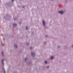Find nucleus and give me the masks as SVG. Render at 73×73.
I'll list each match as a JSON object with an SVG mask.
<instances>
[{
	"label": "nucleus",
	"instance_id": "nucleus-18",
	"mask_svg": "<svg viewBox=\"0 0 73 73\" xmlns=\"http://www.w3.org/2000/svg\"><path fill=\"white\" fill-rule=\"evenodd\" d=\"M19 24H21V23H19Z\"/></svg>",
	"mask_w": 73,
	"mask_h": 73
},
{
	"label": "nucleus",
	"instance_id": "nucleus-17",
	"mask_svg": "<svg viewBox=\"0 0 73 73\" xmlns=\"http://www.w3.org/2000/svg\"><path fill=\"white\" fill-rule=\"evenodd\" d=\"M23 8H24V6H23Z\"/></svg>",
	"mask_w": 73,
	"mask_h": 73
},
{
	"label": "nucleus",
	"instance_id": "nucleus-21",
	"mask_svg": "<svg viewBox=\"0 0 73 73\" xmlns=\"http://www.w3.org/2000/svg\"><path fill=\"white\" fill-rule=\"evenodd\" d=\"M1 44H2V43H1Z\"/></svg>",
	"mask_w": 73,
	"mask_h": 73
},
{
	"label": "nucleus",
	"instance_id": "nucleus-16",
	"mask_svg": "<svg viewBox=\"0 0 73 73\" xmlns=\"http://www.w3.org/2000/svg\"><path fill=\"white\" fill-rule=\"evenodd\" d=\"M2 55H3V52H2Z\"/></svg>",
	"mask_w": 73,
	"mask_h": 73
},
{
	"label": "nucleus",
	"instance_id": "nucleus-12",
	"mask_svg": "<svg viewBox=\"0 0 73 73\" xmlns=\"http://www.w3.org/2000/svg\"><path fill=\"white\" fill-rule=\"evenodd\" d=\"M60 46H58V48H60Z\"/></svg>",
	"mask_w": 73,
	"mask_h": 73
},
{
	"label": "nucleus",
	"instance_id": "nucleus-20",
	"mask_svg": "<svg viewBox=\"0 0 73 73\" xmlns=\"http://www.w3.org/2000/svg\"><path fill=\"white\" fill-rule=\"evenodd\" d=\"M14 20H15V19H14Z\"/></svg>",
	"mask_w": 73,
	"mask_h": 73
},
{
	"label": "nucleus",
	"instance_id": "nucleus-10",
	"mask_svg": "<svg viewBox=\"0 0 73 73\" xmlns=\"http://www.w3.org/2000/svg\"><path fill=\"white\" fill-rule=\"evenodd\" d=\"M4 73H5V70H4Z\"/></svg>",
	"mask_w": 73,
	"mask_h": 73
},
{
	"label": "nucleus",
	"instance_id": "nucleus-11",
	"mask_svg": "<svg viewBox=\"0 0 73 73\" xmlns=\"http://www.w3.org/2000/svg\"><path fill=\"white\" fill-rule=\"evenodd\" d=\"M49 67V66H48L47 67V68H48Z\"/></svg>",
	"mask_w": 73,
	"mask_h": 73
},
{
	"label": "nucleus",
	"instance_id": "nucleus-3",
	"mask_svg": "<svg viewBox=\"0 0 73 73\" xmlns=\"http://www.w3.org/2000/svg\"><path fill=\"white\" fill-rule=\"evenodd\" d=\"M43 23L44 26H45V21H43Z\"/></svg>",
	"mask_w": 73,
	"mask_h": 73
},
{
	"label": "nucleus",
	"instance_id": "nucleus-7",
	"mask_svg": "<svg viewBox=\"0 0 73 73\" xmlns=\"http://www.w3.org/2000/svg\"><path fill=\"white\" fill-rule=\"evenodd\" d=\"M54 58V57L53 56H51V59H53Z\"/></svg>",
	"mask_w": 73,
	"mask_h": 73
},
{
	"label": "nucleus",
	"instance_id": "nucleus-15",
	"mask_svg": "<svg viewBox=\"0 0 73 73\" xmlns=\"http://www.w3.org/2000/svg\"><path fill=\"white\" fill-rule=\"evenodd\" d=\"M14 0H12V1H14Z\"/></svg>",
	"mask_w": 73,
	"mask_h": 73
},
{
	"label": "nucleus",
	"instance_id": "nucleus-2",
	"mask_svg": "<svg viewBox=\"0 0 73 73\" xmlns=\"http://www.w3.org/2000/svg\"><path fill=\"white\" fill-rule=\"evenodd\" d=\"M31 55L32 56H35V53L34 52H33L32 53Z\"/></svg>",
	"mask_w": 73,
	"mask_h": 73
},
{
	"label": "nucleus",
	"instance_id": "nucleus-19",
	"mask_svg": "<svg viewBox=\"0 0 73 73\" xmlns=\"http://www.w3.org/2000/svg\"><path fill=\"white\" fill-rule=\"evenodd\" d=\"M72 47L73 48V45H72Z\"/></svg>",
	"mask_w": 73,
	"mask_h": 73
},
{
	"label": "nucleus",
	"instance_id": "nucleus-5",
	"mask_svg": "<svg viewBox=\"0 0 73 73\" xmlns=\"http://www.w3.org/2000/svg\"><path fill=\"white\" fill-rule=\"evenodd\" d=\"M4 59H3L2 60V64H3V65H4V63L3 62V61H4Z\"/></svg>",
	"mask_w": 73,
	"mask_h": 73
},
{
	"label": "nucleus",
	"instance_id": "nucleus-13",
	"mask_svg": "<svg viewBox=\"0 0 73 73\" xmlns=\"http://www.w3.org/2000/svg\"><path fill=\"white\" fill-rule=\"evenodd\" d=\"M46 37H48V36L47 35H46Z\"/></svg>",
	"mask_w": 73,
	"mask_h": 73
},
{
	"label": "nucleus",
	"instance_id": "nucleus-9",
	"mask_svg": "<svg viewBox=\"0 0 73 73\" xmlns=\"http://www.w3.org/2000/svg\"><path fill=\"white\" fill-rule=\"evenodd\" d=\"M26 29L27 30V29H28V27L27 26L26 27Z\"/></svg>",
	"mask_w": 73,
	"mask_h": 73
},
{
	"label": "nucleus",
	"instance_id": "nucleus-8",
	"mask_svg": "<svg viewBox=\"0 0 73 73\" xmlns=\"http://www.w3.org/2000/svg\"><path fill=\"white\" fill-rule=\"evenodd\" d=\"M45 64H47V63H48V62H47V61H45Z\"/></svg>",
	"mask_w": 73,
	"mask_h": 73
},
{
	"label": "nucleus",
	"instance_id": "nucleus-4",
	"mask_svg": "<svg viewBox=\"0 0 73 73\" xmlns=\"http://www.w3.org/2000/svg\"><path fill=\"white\" fill-rule=\"evenodd\" d=\"M13 26H14V27H16V26H17V24H16V23H15L13 25Z\"/></svg>",
	"mask_w": 73,
	"mask_h": 73
},
{
	"label": "nucleus",
	"instance_id": "nucleus-14",
	"mask_svg": "<svg viewBox=\"0 0 73 73\" xmlns=\"http://www.w3.org/2000/svg\"><path fill=\"white\" fill-rule=\"evenodd\" d=\"M30 48H31V49H32V47H30Z\"/></svg>",
	"mask_w": 73,
	"mask_h": 73
},
{
	"label": "nucleus",
	"instance_id": "nucleus-6",
	"mask_svg": "<svg viewBox=\"0 0 73 73\" xmlns=\"http://www.w3.org/2000/svg\"><path fill=\"white\" fill-rule=\"evenodd\" d=\"M15 48H17V45H15Z\"/></svg>",
	"mask_w": 73,
	"mask_h": 73
},
{
	"label": "nucleus",
	"instance_id": "nucleus-1",
	"mask_svg": "<svg viewBox=\"0 0 73 73\" xmlns=\"http://www.w3.org/2000/svg\"><path fill=\"white\" fill-rule=\"evenodd\" d=\"M58 13L61 14H63L64 13V11H58Z\"/></svg>",
	"mask_w": 73,
	"mask_h": 73
}]
</instances>
